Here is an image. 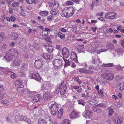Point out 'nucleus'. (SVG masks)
<instances>
[{
	"mask_svg": "<svg viewBox=\"0 0 124 124\" xmlns=\"http://www.w3.org/2000/svg\"><path fill=\"white\" fill-rule=\"evenodd\" d=\"M59 106L56 103L52 104L50 107V112L53 116H55L57 114Z\"/></svg>",
	"mask_w": 124,
	"mask_h": 124,
	"instance_id": "f257e3e1",
	"label": "nucleus"
},
{
	"mask_svg": "<svg viewBox=\"0 0 124 124\" xmlns=\"http://www.w3.org/2000/svg\"><path fill=\"white\" fill-rule=\"evenodd\" d=\"M101 76L103 78L109 80H112L114 77L113 75L111 73L102 74L101 75Z\"/></svg>",
	"mask_w": 124,
	"mask_h": 124,
	"instance_id": "f03ea898",
	"label": "nucleus"
},
{
	"mask_svg": "<svg viewBox=\"0 0 124 124\" xmlns=\"http://www.w3.org/2000/svg\"><path fill=\"white\" fill-rule=\"evenodd\" d=\"M116 13L112 12H108L105 15V17L107 19H113L117 16Z\"/></svg>",
	"mask_w": 124,
	"mask_h": 124,
	"instance_id": "7ed1b4c3",
	"label": "nucleus"
},
{
	"mask_svg": "<svg viewBox=\"0 0 124 124\" xmlns=\"http://www.w3.org/2000/svg\"><path fill=\"white\" fill-rule=\"evenodd\" d=\"M43 63V61L40 59L35 60L34 63L35 67L38 69L40 68L42 66Z\"/></svg>",
	"mask_w": 124,
	"mask_h": 124,
	"instance_id": "20e7f679",
	"label": "nucleus"
},
{
	"mask_svg": "<svg viewBox=\"0 0 124 124\" xmlns=\"http://www.w3.org/2000/svg\"><path fill=\"white\" fill-rule=\"evenodd\" d=\"M62 54L65 58H68L70 55V53L68 49L66 47L63 48L62 50Z\"/></svg>",
	"mask_w": 124,
	"mask_h": 124,
	"instance_id": "39448f33",
	"label": "nucleus"
},
{
	"mask_svg": "<svg viewBox=\"0 0 124 124\" xmlns=\"http://www.w3.org/2000/svg\"><path fill=\"white\" fill-rule=\"evenodd\" d=\"M49 6L51 9H55L58 7L59 4L58 2L54 1L53 3H50Z\"/></svg>",
	"mask_w": 124,
	"mask_h": 124,
	"instance_id": "423d86ee",
	"label": "nucleus"
},
{
	"mask_svg": "<svg viewBox=\"0 0 124 124\" xmlns=\"http://www.w3.org/2000/svg\"><path fill=\"white\" fill-rule=\"evenodd\" d=\"M53 65L55 67L58 68L61 66L62 64V62L61 60L59 59L55 60L53 62Z\"/></svg>",
	"mask_w": 124,
	"mask_h": 124,
	"instance_id": "0eeeda50",
	"label": "nucleus"
},
{
	"mask_svg": "<svg viewBox=\"0 0 124 124\" xmlns=\"http://www.w3.org/2000/svg\"><path fill=\"white\" fill-rule=\"evenodd\" d=\"M22 62V60L18 58H16L13 61V65L14 66H19Z\"/></svg>",
	"mask_w": 124,
	"mask_h": 124,
	"instance_id": "6e6552de",
	"label": "nucleus"
},
{
	"mask_svg": "<svg viewBox=\"0 0 124 124\" xmlns=\"http://www.w3.org/2000/svg\"><path fill=\"white\" fill-rule=\"evenodd\" d=\"M27 68V65L25 64L21 66L20 68L19 69V71L20 73H23L26 70Z\"/></svg>",
	"mask_w": 124,
	"mask_h": 124,
	"instance_id": "1a4fd4ad",
	"label": "nucleus"
},
{
	"mask_svg": "<svg viewBox=\"0 0 124 124\" xmlns=\"http://www.w3.org/2000/svg\"><path fill=\"white\" fill-rule=\"evenodd\" d=\"M77 70H78L80 72L84 73L86 74H90L92 73V71L90 70H87L84 68L80 69Z\"/></svg>",
	"mask_w": 124,
	"mask_h": 124,
	"instance_id": "9d476101",
	"label": "nucleus"
},
{
	"mask_svg": "<svg viewBox=\"0 0 124 124\" xmlns=\"http://www.w3.org/2000/svg\"><path fill=\"white\" fill-rule=\"evenodd\" d=\"M4 58L7 61H10L12 60L13 59V55L8 52L7 54L5 55Z\"/></svg>",
	"mask_w": 124,
	"mask_h": 124,
	"instance_id": "9b49d317",
	"label": "nucleus"
},
{
	"mask_svg": "<svg viewBox=\"0 0 124 124\" xmlns=\"http://www.w3.org/2000/svg\"><path fill=\"white\" fill-rule=\"evenodd\" d=\"M41 56L44 58L48 60L51 59L53 56L52 55L47 53L42 54H41Z\"/></svg>",
	"mask_w": 124,
	"mask_h": 124,
	"instance_id": "f8f14e48",
	"label": "nucleus"
},
{
	"mask_svg": "<svg viewBox=\"0 0 124 124\" xmlns=\"http://www.w3.org/2000/svg\"><path fill=\"white\" fill-rule=\"evenodd\" d=\"M70 58L71 60L75 62H78L77 55L74 52H72Z\"/></svg>",
	"mask_w": 124,
	"mask_h": 124,
	"instance_id": "ddd939ff",
	"label": "nucleus"
},
{
	"mask_svg": "<svg viewBox=\"0 0 124 124\" xmlns=\"http://www.w3.org/2000/svg\"><path fill=\"white\" fill-rule=\"evenodd\" d=\"M31 77L32 79H35L37 81H40L41 77L38 73H33Z\"/></svg>",
	"mask_w": 124,
	"mask_h": 124,
	"instance_id": "4468645a",
	"label": "nucleus"
},
{
	"mask_svg": "<svg viewBox=\"0 0 124 124\" xmlns=\"http://www.w3.org/2000/svg\"><path fill=\"white\" fill-rule=\"evenodd\" d=\"M93 109L94 111L97 113H100L101 111L100 107L97 105L93 106Z\"/></svg>",
	"mask_w": 124,
	"mask_h": 124,
	"instance_id": "2eb2a0df",
	"label": "nucleus"
},
{
	"mask_svg": "<svg viewBox=\"0 0 124 124\" xmlns=\"http://www.w3.org/2000/svg\"><path fill=\"white\" fill-rule=\"evenodd\" d=\"M70 116L72 118H77L79 116V113L75 111H73L70 115Z\"/></svg>",
	"mask_w": 124,
	"mask_h": 124,
	"instance_id": "dca6fc26",
	"label": "nucleus"
},
{
	"mask_svg": "<svg viewBox=\"0 0 124 124\" xmlns=\"http://www.w3.org/2000/svg\"><path fill=\"white\" fill-rule=\"evenodd\" d=\"M84 46L83 45H78L77 46V50L79 53L83 51Z\"/></svg>",
	"mask_w": 124,
	"mask_h": 124,
	"instance_id": "f3484780",
	"label": "nucleus"
},
{
	"mask_svg": "<svg viewBox=\"0 0 124 124\" xmlns=\"http://www.w3.org/2000/svg\"><path fill=\"white\" fill-rule=\"evenodd\" d=\"M45 47L47 52L49 53L52 52L53 51V46L51 45H46Z\"/></svg>",
	"mask_w": 124,
	"mask_h": 124,
	"instance_id": "a211bd4d",
	"label": "nucleus"
},
{
	"mask_svg": "<svg viewBox=\"0 0 124 124\" xmlns=\"http://www.w3.org/2000/svg\"><path fill=\"white\" fill-rule=\"evenodd\" d=\"M51 95L50 93L45 92L44 94L43 97L44 100H47L51 96Z\"/></svg>",
	"mask_w": 124,
	"mask_h": 124,
	"instance_id": "6ab92c4d",
	"label": "nucleus"
},
{
	"mask_svg": "<svg viewBox=\"0 0 124 124\" xmlns=\"http://www.w3.org/2000/svg\"><path fill=\"white\" fill-rule=\"evenodd\" d=\"M40 97L41 95L39 94L35 95L33 98V100L35 101H40Z\"/></svg>",
	"mask_w": 124,
	"mask_h": 124,
	"instance_id": "aec40b11",
	"label": "nucleus"
},
{
	"mask_svg": "<svg viewBox=\"0 0 124 124\" xmlns=\"http://www.w3.org/2000/svg\"><path fill=\"white\" fill-rule=\"evenodd\" d=\"M8 52L11 54L12 55H15L17 54V56H18V52L17 51L14 49L12 48L10 49L9 50Z\"/></svg>",
	"mask_w": 124,
	"mask_h": 124,
	"instance_id": "412c9836",
	"label": "nucleus"
},
{
	"mask_svg": "<svg viewBox=\"0 0 124 124\" xmlns=\"http://www.w3.org/2000/svg\"><path fill=\"white\" fill-rule=\"evenodd\" d=\"M37 94V92L36 91L31 92L29 90L27 91V95L29 97H31L33 95H36Z\"/></svg>",
	"mask_w": 124,
	"mask_h": 124,
	"instance_id": "4be33fe9",
	"label": "nucleus"
},
{
	"mask_svg": "<svg viewBox=\"0 0 124 124\" xmlns=\"http://www.w3.org/2000/svg\"><path fill=\"white\" fill-rule=\"evenodd\" d=\"M72 12H71L69 10H67V12H66L65 17H69L70 16H72L74 14V10L73 9H72Z\"/></svg>",
	"mask_w": 124,
	"mask_h": 124,
	"instance_id": "5701e85b",
	"label": "nucleus"
},
{
	"mask_svg": "<svg viewBox=\"0 0 124 124\" xmlns=\"http://www.w3.org/2000/svg\"><path fill=\"white\" fill-rule=\"evenodd\" d=\"M48 13V12L47 11H42L39 12V14L40 16H47Z\"/></svg>",
	"mask_w": 124,
	"mask_h": 124,
	"instance_id": "b1692460",
	"label": "nucleus"
},
{
	"mask_svg": "<svg viewBox=\"0 0 124 124\" xmlns=\"http://www.w3.org/2000/svg\"><path fill=\"white\" fill-rule=\"evenodd\" d=\"M18 35L17 34L14 33L11 35L10 38L12 40H15L18 37Z\"/></svg>",
	"mask_w": 124,
	"mask_h": 124,
	"instance_id": "393cba45",
	"label": "nucleus"
},
{
	"mask_svg": "<svg viewBox=\"0 0 124 124\" xmlns=\"http://www.w3.org/2000/svg\"><path fill=\"white\" fill-rule=\"evenodd\" d=\"M26 2L29 4H31L32 3L36 4L38 1V0H25Z\"/></svg>",
	"mask_w": 124,
	"mask_h": 124,
	"instance_id": "a878e982",
	"label": "nucleus"
},
{
	"mask_svg": "<svg viewBox=\"0 0 124 124\" xmlns=\"http://www.w3.org/2000/svg\"><path fill=\"white\" fill-rule=\"evenodd\" d=\"M63 113V110L61 109L58 111V116L59 118H61L62 117Z\"/></svg>",
	"mask_w": 124,
	"mask_h": 124,
	"instance_id": "bb28decb",
	"label": "nucleus"
},
{
	"mask_svg": "<svg viewBox=\"0 0 124 124\" xmlns=\"http://www.w3.org/2000/svg\"><path fill=\"white\" fill-rule=\"evenodd\" d=\"M85 114L86 116H85L89 118L91 117L92 115V113L89 110H87Z\"/></svg>",
	"mask_w": 124,
	"mask_h": 124,
	"instance_id": "cd10ccee",
	"label": "nucleus"
},
{
	"mask_svg": "<svg viewBox=\"0 0 124 124\" xmlns=\"http://www.w3.org/2000/svg\"><path fill=\"white\" fill-rule=\"evenodd\" d=\"M38 124H46V122L43 119L40 118L38 120Z\"/></svg>",
	"mask_w": 124,
	"mask_h": 124,
	"instance_id": "c85d7f7f",
	"label": "nucleus"
},
{
	"mask_svg": "<svg viewBox=\"0 0 124 124\" xmlns=\"http://www.w3.org/2000/svg\"><path fill=\"white\" fill-rule=\"evenodd\" d=\"M123 76L122 75H119L116 76V79L118 81H120L123 78Z\"/></svg>",
	"mask_w": 124,
	"mask_h": 124,
	"instance_id": "c756f323",
	"label": "nucleus"
},
{
	"mask_svg": "<svg viewBox=\"0 0 124 124\" xmlns=\"http://www.w3.org/2000/svg\"><path fill=\"white\" fill-rule=\"evenodd\" d=\"M119 89L121 91H122L124 89V82L120 83L119 86Z\"/></svg>",
	"mask_w": 124,
	"mask_h": 124,
	"instance_id": "7c9ffc66",
	"label": "nucleus"
},
{
	"mask_svg": "<svg viewBox=\"0 0 124 124\" xmlns=\"http://www.w3.org/2000/svg\"><path fill=\"white\" fill-rule=\"evenodd\" d=\"M64 61L65 62L64 67H66L70 65V62L69 60L65 59L63 58Z\"/></svg>",
	"mask_w": 124,
	"mask_h": 124,
	"instance_id": "2f4dec72",
	"label": "nucleus"
},
{
	"mask_svg": "<svg viewBox=\"0 0 124 124\" xmlns=\"http://www.w3.org/2000/svg\"><path fill=\"white\" fill-rule=\"evenodd\" d=\"M122 120L121 117L120 116H118L117 117V123L116 124H120L122 123Z\"/></svg>",
	"mask_w": 124,
	"mask_h": 124,
	"instance_id": "473e14b6",
	"label": "nucleus"
},
{
	"mask_svg": "<svg viewBox=\"0 0 124 124\" xmlns=\"http://www.w3.org/2000/svg\"><path fill=\"white\" fill-rule=\"evenodd\" d=\"M5 36L4 33L2 32H0V43L3 40V38Z\"/></svg>",
	"mask_w": 124,
	"mask_h": 124,
	"instance_id": "72a5a7b5",
	"label": "nucleus"
},
{
	"mask_svg": "<svg viewBox=\"0 0 124 124\" xmlns=\"http://www.w3.org/2000/svg\"><path fill=\"white\" fill-rule=\"evenodd\" d=\"M115 50L118 53H122L124 52V51L123 50V48L120 47H118L115 49Z\"/></svg>",
	"mask_w": 124,
	"mask_h": 124,
	"instance_id": "f704fd0d",
	"label": "nucleus"
},
{
	"mask_svg": "<svg viewBox=\"0 0 124 124\" xmlns=\"http://www.w3.org/2000/svg\"><path fill=\"white\" fill-rule=\"evenodd\" d=\"M23 89L22 87H18L17 89V91L18 93H23Z\"/></svg>",
	"mask_w": 124,
	"mask_h": 124,
	"instance_id": "c9c22d12",
	"label": "nucleus"
},
{
	"mask_svg": "<svg viewBox=\"0 0 124 124\" xmlns=\"http://www.w3.org/2000/svg\"><path fill=\"white\" fill-rule=\"evenodd\" d=\"M23 39L22 38L19 37L16 39V42L17 44H19L22 42L23 41Z\"/></svg>",
	"mask_w": 124,
	"mask_h": 124,
	"instance_id": "e433bc0d",
	"label": "nucleus"
},
{
	"mask_svg": "<svg viewBox=\"0 0 124 124\" xmlns=\"http://www.w3.org/2000/svg\"><path fill=\"white\" fill-rule=\"evenodd\" d=\"M6 69H4L3 70L4 73V74L6 76H7L10 74V72H11V71L9 70H6Z\"/></svg>",
	"mask_w": 124,
	"mask_h": 124,
	"instance_id": "4c0bfd02",
	"label": "nucleus"
},
{
	"mask_svg": "<svg viewBox=\"0 0 124 124\" xmlns=\"http://www.w3.org/2000/svg\"><path fill=\"white\" fill-rule=\"evenodd\" d=\"M67 12V10H63L61 13V15L62 17H65V15H66V12Z\"/></svg>",
	"mask_w": 124,
	"mask_h": 124,
	"instance_id": "58836bf2",
	"label": "nucleus"
},
{
	"mask_svg": "<svg viewBox=\"0 0 124 124\" xmlns=\"http://www.w3.org/2000/svg\"><path fill=\"white\" fill-rule=\"evenodd\" d=\"M62 124H70L69 121L68 119H65L62 122Z\"/></svg>",
	"mask_w": 124,
	"mask_h": 124,
	"instance_id": "ea45409f",
	"label": "nucleus"
},
{
	"mask_svg": "<svg viewBox=\"0 0 124 124\" xmlns=\"http://www.w3.org/2000/svg\"><path fill=\"white\" fill-rule=\"evenodd\" d=\"M11 73L12 74L10 75V77L12 79L15 78H16V74L13 72H11Z\"/></svg>",
	"mask_w": 124,
	"mask_h": 124,
	"instance_id": "a19ab883",
	"label": "nucleus"
},
{
	"mask_svg": "<svg viewBox=\"0 0 124 124\" xmlns=\"http://www.w3.org/2000/svg\"><path fill=\"white\" fill-rule=\"evenodd\" d=\"M1 103L3 104H4L6 105H8V101L7 100H2L1 101Z\"/></svg>",
	"mask_w": 124,
	"mask_h": 124,
	"instance_id": "79ce46f5",
	"label": "nucleus"
},
{
	"mask_svg": "<svg viewBox=\"0 0 124 124\" xmlns=\"http://www.w3.org/2000/svg\"><path fill=\"white\" fill-rule=\"evenodd\" d=\"M15 85H19V86H22L23 84L21 83L20 81L19 80H16L15 82Z\"/></svg>",
	"mask_w": 124,
	"mask_h": 124,
	"instance_id": "37998d69",
	"label": "nucleus"
},
{
	"mask_svg": "<svg viewBox=\"0 0 124 124\" xmlns=\"http://www.w3.org/2000/svg\"><path fill=\"white\" fill-rule=\"evenodd\" d=\"M47 32L45 31L44 30L42 32V36L43 37L45 36L46 37L47 36Z\"/></svg>",
	"mask_w": 124,
	"mask_h": 124,
	"instance_id": "c03bdc74",
	"label": "nucleus"
},
{
	"mask_svg": "<svg viewBox=\"0 0 124 124\" xmlns=\"http://www.w3.org/2000/svg\"><path fill=\"white\" fill-rule=\"evenodd\" d=\"M45 84L48 87H50L51 86V85L50 82H45Z\"/></svg>",
	"mask_w": 124,
	"mask_h": 124,
	"instance_id": "a18cd8bd",
	"label": "nucleus"
},
{
	"mask_svg": "<svg viewBox=\"0 0 124 124\" xmlns=\"http://www.w3.org/2000/svg\"><path fill=\"white\" fill-rule=\"evenodd\" d=\"M52 10L50 11V13L52 15H55L57 14L56 11L55 10V9H52Z\"/></svg>",
	"mask_w": 124,
	"mask_h": 124,
	"instance_id": "49530a36",
	"label": "nucleus"
},
{
	"mask_svg": "<svg viewBox=\"0 0 124 124\" xmlns=\"http://www.w3.org/2000/svg\"><path fill=\"white\" fill-rule=\"evenodd\" d=\"M78 104H81L83 106H84L85 105V103L84 102V100H80L78 101Z\"/></svg>",
	"mask_w": 124,
	"mask_h": 124,
	"instance_id": "de8ad7c7",
	"label": "nucleus"
},
{
	"mask_svg": "<svg viewBox=\"0 0 124 124\" xmlns=\"http://www.w3.org/2000/svg\"><path fill=\"white\" fill-rule=\"evenodd\" d=\"M20 14L23 16H26V14L24 12L23 10V9H21V12L20 13Z\"/></svg>",
	"mask_w": 124,
	"mask_h": 124,
	"instance_id": "09e8293b",
	"label": "nucleus"
},
{
	"mask_svg": "<svg viewBox=\"0 0 124 124\" xmlns=\"http://www.w3.org/2000/svg\"><path fill=\"white\" fill-rule=\"evenodd\" d=\"M53 18V16L52 15H51L47 17V20L48 21L51 20Z\"/></svg>",
	"mask_w": 124,
	"mask_h": 124,
	"instance_id": "8fccbe9b",
	"label": "nucleus"
},
{
	"mask_svg": "<svg viewBox=\"0 0 124 124\" xmlns=\"http://www.w3.org/2000/svg\"><path fill=\"white\" fill-rule=\"evenodd\" d=\"M114 66L113 63H108L106 64L105 66L106 67H112Z\"/></svg>",
	"mask_w": 124,
	"mask_h": 124,
	"instance_id": "3c124183",
	"label": "nucleus"
},
{
	"mask_svg": "<svg viewBox=\"0 0 124 124\" xmlns=\"http://www.w3.org/2000/svg\"><path fill=\"white\" fill-rule=\"evenodd\" d=\"M117 104H116V106L117 107H119L121 106V105L122 104V103L119 101L117 102Z\"/></svg>",
	"mask_w": 124,
	"mask_h": 124,
	"instance_id": "603ef678",
	"label": "nucleus"
},
{
	"mask_svg": "<svg viewBox=\"0 0 124 124\" xmlns=\"http://www.w3.org/2000/svg\"><path fill=\"white\" fill-rule=\"evenodd\" d=\"M18 5V3L17 2H15L13 3L12 4V5L13 7H16Z\"/></svg>",
	"mask_w": 124,
	"mask_h": 124,
	"instance_id": "864d4df0",
	"label": "nucleus"
},
{
	"mask_svg": "<svg viewBox=\"0 0 124 124\" xmlns=\"http://www.w3.org/2000/svg\"><path fill=\"white\" fill-rule=\"evenodd\" d=\"M98 105V106L100 107H102L103 108H105L106 107V106L105 105L103 104L102 103L99 104Z\"/></svg>",
	"mask_w": 124,
	"mask_h": 124,
	"instance_id": "5fc2aeb1",
	"label": "nucleus"
},
{
	"mask_svg": "<svg viewBox=\"0 0 124 124\" xmlns=\"http://www.w3.org/2000/svg\"><path fill=\"white\" fill-rule=\"evenodd\" d=\"M25 121L27 122L28 124H31V122L30 120L27 118H26Z\"/></svg>",
	"mask_w": 124,
	"mask_h": 124,
	"instance_id": "6e6d98bb",
	"label": "nucleus"
},
{
	"mask_svg": "<svg viewBox=\"0 0 124 124\" xmlns=\"http://www.w3.org/2000/svg\"><path fill=\"white\" fill-rule=\"evenodd\" d=\"M66 4L67 5H70L72 4L73 3L71 1H69L66 2Z\"/></svg>",
	"mask_w": 124,
	"mask_h": 124,
	"instance_id": "4d7b16f0",
	"label": "nucleus"
},
{
	"mask_svg": "<svg viewBox=\"0 0 124 124\" xmlns=\"http://www.w3.org/2000/svg\"><path fill=\"white\" fill-rule=\"evenodd\" d=\"M120 42L121 46L124 48V39H122L121 40Z\"/></svg>",
	"mask_w": 124,
	"mask_h": 124,
	"instance_id": "13d9d810",
	"label": "nucleus"
},
{
	"mask_svg": "<svg viewBox=\"0 0 124 124\" xmlns=\"http://www.w3.org/2000/svg\"><path fill=\"white\" fill-rule=\"evenodd\" d=\"M67 86L66 85H64L62 87L61 90H65L66 91L67 89Z\"/></svg>",
	"mask_w": 124,
	"mask_h": 124,
	"instance_id": "bf43d9fd",
	"label": "nucleus"
},
{
	"mask_svg": "<svg viewBox=\"0 0 124 124\" xmlns=\"http://www.w3.org/2000/svg\"><path fill=\"white\" fill-rule=\"evenodd\" d=\"M66 91L65 90H61L60 92V93L61 95H64L65 93L66 92Z\"/></svg>",
	"mask_w": 124,
	"mask_h": 124,
	"instance_id": "052dcab7",
	"label": "nucleus"
},
{
	"mask_svg": "<svg viewBox=\"0 0 124 124\" xmlns=\"http://www.w3.org/2000/svg\"><path fill=\"white\" fill-rule=\"evenodd\" d=\"M10 20L13 22L15 21L16 19V18L14 16H11L10 18Z\"/></svg>",
	"mask_w": 124,
	"mask_h": 124,
	"instance_id": "680f3d73",
	"label": "nucleus"
},
{
	"mask_svg": "<svg viewBox=\"0 0 124 124\" xmlns=\"http://www.w3.org/2000/svg\"><path fill=\"white\" fill-rule=\"evenodd\" d=\"M96 62L97 63V64H99L100 63H102V62L99 59H98L96 60Z\"/></svg>",
	"mask_w": 124,
	"mask_h": 124,
	"instance_id": "e2e57ef3",
	"label": "nucleus"
},
{
	"mask_svg": "<svg viewBox=\"0 0 124 124\" xmlns=\"http://www.w3.org/2000/svg\"><path fill=\"white\" fill-rule=\"evenodd\" d=\"M103 14V12H101V13H97L96 14V15L97 16H102Z\"/></svg>",
	"mask_w": 124,
	"mask_h": 124,
	"instance_id": "0e129e2a",
	"label": "nucleus"
},
{
	"mask_svg": "<svg viewBox=\"0 0 124 124\" xmlns=\"http://www.w3.org/2000/svg\"><path fill=\"white\" fill-rule=\"evenodd\" d=\"M46 87H45V86L44 85H43L41 87V90H46Z\"/></svg>",
	"mask_w": 124,
	"mask_h": 124,
	"instance_id": "69168bd1",
	"label": "nucleus"
},
{
	"mask_svg": "<svg viewBox=\"0 0 124 124\" xmlns=\"http://www.w3.org/2000/svg\"><path fill=\"white\" fill-rule=\"evenodd\" d=\"M52 121L51 120H48L46 122V124H53Z\"/></svg>",
	"mask_w": 124,
	"mask_h": 124,
	"instance_id": "338daca9",
	"label": "nucleus"
},
{
	"mask_svg": "<svg viewBox=\"0 0 124 124\" xmlns=\"http://www.w3.org/2000/svg\"><path fill=\"white\" fill-rule=\"evenodd\" d=\"M6 46H7V45L6 44H3L1 46L2 49V50L6 48Z\"/></svg>",
	"mask_w": 124,
	"mask_h": 124,
	"instance_id": "774afa93",
	"label": "nucleus"
}]
</instances>
